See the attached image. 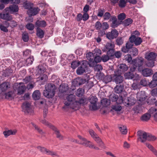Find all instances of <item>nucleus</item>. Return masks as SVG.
Instances as JSON below:
<instances>
[{
    "mask_svg": "<svg viewBox=\"0 0 157 157\" xmlns=\"http://www.w3.org/2000/svg\"><path fill=\"white\" fill-rule=\"evenodd\" d=\"M33 79V76L32 75H30L26 76L24 79L23 81L25 83H27L32 81Z\"/></svg>",
    "mask_w": 157,
    "mask_h": 157,
    "instance_id": "nucleus-53",
    "label": "nucleus"
},
{
    "mask_svg": "<svg viewBox=\"0 0 157 157\" xmlns=\"http://www.w3.org/2000/svg\"><path fill=\"white\" fill-rule=\"evenodd\" d=\"M118 71L123 73L128 70V67L125 64H121L118 66Z\"/></svg>",
    "mask_w": 157,
    "mask_h": 157,
    "instance_id": "nucleus-25",
    "label": "nucleus"
},
{
    "mask_svg": "<svg viewBox=\"0 0 157 157\" xmlns=\"http://www.w3.org/2000/svg\"><path fill=\"white\" fill-rule=\"evenodd\" d=\"M113 81L116 84H120L124 80V78L121 75L118 73L117 72L115 71L114 73L112 74Z\"/></svg>",
    "mask_w": 157,
    "mask_h": 157,
    "instance_id": "nucleus-7",
    "label": "nucleus"
},
{
    "mask_svg": "<svg viewBox=\"0 0 157 157\" xmlns=\"http://www.w3.org/2000/svg\"><path fill=\"white\" fill-rule=\"evenodd\" d=\"M10 84L9 82H5L0 85V89L2 91H5L10 88Z\"/></svg>",
    "mask_w": 157,
    "mask_h": 157,
    "instance_id": "nucleus-21",
    "label": "nucleus"
},
{
    "mask_svg": "<svg viewBox=\"0 0 157 157\" xmlns=\"http://www.w3.org/2000/svg\"><path fill=\"white\" fill-rule=\"evenodd\" d=\"M104 12L105 10L104 9H99L98 10V13L97 14V16L101 17L103 16Z\"/></svg>",
    "mask_w": 157,
    "mask_h": 157,
    "instance_id": "nucleus-63",
    "label": "nucleus"
},
{
    "mask_svg": "<svg viewBox=\"0 0 157 157\" xmlns=\"http://www.w3.org/2000/svg\"><path fill=\"white\" fill-rule=\"evenodd\" d=\"M37 148L41 152L48 155H50L52 156H56L57 155V153L56 152L50 150L44 147L39 146L37 147Z\"/></svg>",
    "mask_w": 157,
    "mask_h": 157,
    "instance_id": "nucleus-8",
    "label": "nucleus"
},
{
    "mask_svg": "<svg viewBox=\"0 0 157 157\" xmlns=\"http://www.w3.org/2000/svg\"><path fill=\"white\" fill-rule=\"evenodd\" d=\"M38 76H39L37 78V81H41L44 82L47 80L48 77L47 75L45 74H39Z\"/></svg>",
    "mask_w": 157,
    "mask_h": 157,
    "instance_id": "nucleus-23",
    "label": "nucleus"
},
{
    "mask_svg": "<svg viewBox=\"0 0 157 157\" xmlns=\"http://www.w3.org/2000/svg\"><path fill=\"white\" fill-rule=\"evenodd\" d=\"M103 81L105 83H107L109 82L113 81L112 74L111 75H106L105 76L103 79Z\"/></svg>",
    "mask_w": 157,
    "mask_h": 157,
    "instance_id": "nucleus-36",
    "label": "nucleus"
},
{
    "mask_svg": "<svg viewBox=\"0 0 157 157\" xmlns=\"http://www.w3.org/2000/svg\"><path fill=\"white\" fill-rule=\"evenodd\" d=\"M137 96L139 98L138 100L140 101H143L146 98V96L144 93H139L137 94Z\"/></svg>",
    "mask_w": 157,
    "mask_h": 157,
    "instance_id": "nucleus-46",
    "label": "nucleus"
},
{
    "mask_svg": "<svg viewBox=\"0 0 157 157\" xmlns=\"http://www.w3.org/2000/svg\"><path fill=\"white\" fill-rule=\"evenodd\" d=\"M119 128L122 134H126L128 132L127 128L126 126L124 125H121L119 127Z\"/></svg>",
    "mask_w": 157,
    "mask_h": 157,
    "instance_id": "nucleus-38",
    "label": "nucleus"
},
{
    "mask_svg": "<svg viewBox=\"0 0 157 157\" xmlns=\"http://www.w3.org/2000/svg\"><path fill=\"white\" fill-rule=\"evenodd\" d=\"M157 56L156 53L153 52L146 53L145 54V58L148 60H155Z\"/></svg>",
    "mask_w": 157,
    "mask_h": 157,
    "instance_id": "nucleus-18",
    "label": "nucleus"
},
{
    "mask_svg": "<svg viewBox=\"0 0 157 157\" xmlns=\"http://www.w3.org/2000/svg\"><path fill=\"white\" fill-rule=\"evenodd\" d=\"M75 96L73 94H70L67 97V101L68 103H72L75 99Z\"/></svg>",
    "mask_w": 157,
    "mask_h": 157,
    "instance_id": "nucleus-39",
    "label": "nucleus"
},
{
    "mask_svg": "<svg viewBox=\"0 0 157 157\" xmlns=\"http://www.w3.org/2000/svg\"><path fill=\"white\" fill-rule=\"evenodd\" d=\"M110 101H117L118 98V96L115 94H111L109 96Z\"/></svg>",
    "mask_w": 157,
    "mask_h": 157,
    "instance_id": "nucleus-42",
    "label": "nucleus"
},
{
    "mask_svg": "<svg viewBox=\"0 0 157 157\" xmlns=\"http://www.w3.org/2000/svg\"><path fill=\"white\" fill-rule=\"evenodd\" d=\"M86 79L78 77L74 79L72 82V86L74 87L81 85L85 82Z\"/></svg>",
    "mask_w": 157,
    "mask_h": 157,
    "instance_id": "nucleus-13",
    "label": "nucleus"
},
{
    "mask_svg": "<svg viewBox=\"0 0 157 157\" xmlns=\"http://www.w3.org/2000/svg\"><path fill=\"white\" fill-rule=\"evenodd\" d=\"M105 47L106 49L108 50L114 48L115 45L114 43H107L105 46Z\"/></svg>",
    "mask_w": 157,
    "mask_h": 157,
    "instance_id": "nucleus-43",
    "label": "nucleus"
},
{
    "mask_svg": "<svg viewBox=\"0 0 157 157\" xmlns=\"http://www.w3.org/2000/svg\"><path fill=\"white\" fill-rule=\"evenodd\" d=\"M18 6L14 5H11L9 7H7L4 10V11L6 12L10 11L13 12H17L18 11Z\"/></svg>",
    "mask_w": 157,
    "mask_h": 157,
    "instance_id": "nucleus-19",
    "label": "nucleus"
},
{
    "mask_svg": "<svg viewBox=\"0 0 157 157\" xmlns=\"http://www.w3.org/2000/svg\"><path fill=\"white\" fill-rule=\"evenodd\" d=\"M64 104L65 105L63 107V108L65 109L70 108L72 109L77 110L79 108L80 105L77 101L73 102L72 103L65 101Z\"/></svg>",
    "mask_w": 157,
    "mask_h": 157,
    "instance_id": "nucleus-5",
    "label": "nucleus"
},
{
    "mask_svg": "<svg viewBox=\"0 0 157 157\" xmlns=\"http://www.w3.org/2000/svg\"><path fill=\"white\" fill-rule=\"evenodd\" d=\"M40 121L42 123L44 124L50 128H51L53 126L51 124L49 123L48 121H47L45 119H40Z\"/></svg>",
    "mask_w": 157,
    "mask_h": 157,
    "instance_id": "nucleus-48",
    "label": "nucleus"
},
{
    "mask_svg": "<svg viewBox=\"0 0 157 157\" xmlns=\"http://www.w3.org/2000/svg\"><path fill=\"white\" fill-rule=\"evenodd\" d=\"M91 105H90L89 108L90 110H96L98 109V108L97 102L98 99L95 96H90L88 99Z\"/></svg>",
    "mask_w": 157,
    "mask_h": 157,
    "instance_id": "nucleus-4",
    "label": "nucleus"
},
{
    "mask_svg": "<svg viewBox=\"0 0 157 157\" xmlns=\"http://www.w3.org/2000/svg\"><path fill=\"white\" fill-rule=\"evenodd\" d=\"M88 99L85 97H83L81 98H79L78 100L77 101L78 102L80 105H83L86 104L88 102Z\"/></svg>",
    "mask_w": 157,
    "mask_h": 157,
    "instance_id": "nucleus-34",
    "label": "nucleus"
},
{
    "mask_svg": "<svg viewBox=\"0 0 157 157\" xmlns=\"http://www.w3.org/2000/svg\"><path fill=\"white\" fill-rule=\"evenodd\" d=\"M0 18L7 21H10L12 18L8 12L6 11L0 13Z\"/></svg>",
    "mask_w": 157,
    "mask_h": 157,
    "instance_id": "nucleus-17",
    "label": "nucleus"
},
{
    "mask_svg": "<svg viewBox=\"0 0 157 157\" xmlns=\"http://www.w3.org/2000/svg\"><path fill=\"white\" fill-rule=\"evenodd\" d=\"M124 89L123 86L120 85V86H117L114 88L115 92L117 94L121 93Z\"/></svg>",
    "mask_w": 157,
    "mask_h": 157,
    "instance_id": "nucleus-37",
    "label": "nucleus"
},
{
    "mask_svg": "<svg viewBox=\"0 0 157 157\" xmlns=\"http://www.w3.org/2000/svg\"><path fill=\"white\" fill-rule=\"evenodd\" d=\"M83 90L82 88H79L77 90L76 93V95L78 97H80L82 96L83 93Z\"/></svg>",
    "mask_w": 157,
    "mask_h": 157,
    "instance_id": "nucleus-62",
    "label": "nucleus"
},
{
    "mask_svg": "<svg viewBox=\"0 0 157 157\" xmlns=\"http://www.w3.org/2000/svg\"><path fill=\"white\" fill-rule=\"evenodd\" d=\"M144 59L140 57L138 59H134L132 60V66L130 67V70L132 71H135L137 68L139 71L141 72L144 77H147L151 76L153 73L152 69L148 68L143 69Z\"/></svg>",
    "mask_w": 157,
    "mask_h": 157,
    "instance_id": "nucleus-1",
    "label": "nucleus"
},
{
    "mask_svg": "<svg viewBox=\"0 0 157 157\" xmlns=\"http://www.w3.org/2000/svg\"><path fill=\"white\" fill-rule=\"evenodd\" d=\"M126 17V15L125 13H121L118 15L117 18L119 20L122 21L124 20Z\"/></svg>",
    "mask_w": 157,
    "mask_h": 157,
    "instance_id": "nucleus-58",
    "label": "nucleus"
},
{
    "mask_svg": "<svg viewBox=\"0 0 157 157\" xmlns=\"http://www.w3.org/2000/svg\"><path fill=\"white\" fill-rule=\"evenodd\" d=\"M23 111L25 113L31 114L33 112V110L31 108L30 103L28 102H25L23 103L22 105Z\"/></svg>",
    "mask_w": 157,
    "mask_h": 157,
    "instance_id": "nucleus-9",
    "label": "nucleus"
},
{
    "mask_svg": "<svg viewBox=\"0 0 157 157\" xmlns=\"http://www.w3.org/2000/svg\"><path fill=\"white\" fill-rule=\"evenodd\" d=\"M35 26L37 28H44L47 26L46 22L44 20H38L35 23Z\"/></svg>",
    "mask_w": 157,
    "mask_h": 157,
    "instance_id": "nucleus-22",
    "label": "nucleus"
},
{
    "mask_svg": "<svg viewBox=\"0 0 157 157\" xmlns=\"http://www.w3.org/2000/svg\"><path fill=\"white\" fill-rule=\"evenodd\" d=\"M45 64L44 63L40 65L37 67L36 70V75H38L39 74H43L46 71Z\"/></svg>",
    "mask_w": 157,
    "mask_h": 157,
    "instance_id": "nucleus-16",
    "label": "nucleus"
},
{
    "mask_svg": "<svg viewBox=\"0 0 157 157\" xmlns=\"http://www.w3.org/2000/svg\"><path fill=\"white\" fill-rule=\"evenodd\" d=\"M130 37L131 41H132L136 46L140 45L142 42V39L140 37H136L135 35H131Z\"/></svg>",
    "mask_w": 157,
    "mask_h": 157,
    "instance_id": "nucleus-15",
    "label": "nucleus"
},
{
    "mask_svg": "<svg viewBox=\"0 0 157 157\" xmlns=\"http://www.w3.org/2000/svg\"><path fill=\"white\" fill-rule=\"evenodd\" d=\"M118 35V31L115 29L112 30L106 34V37L109 40H113L116 38Z\"/></svg>",
    "mask_w": 157,
    "mask_h": 157,
    "instance_id": "nucleus-14",
    "label": "nucleus"
},
{
    "mask_svg": "<svg viewBox=\"0 0 157 157\" xmlns=\"http://www.w3.org/2000/svg\"><path fill=\"white\" fill-rule=\"evenodd\" d=\"M59 91L64 94H67L69 91V87L68 85L66 83L61 84L59 87Z\"/></svg>",
    "mask_w": 157,
    "mask_h": 157,
    "instance_id": "nucleus-12",
    "label": "nucleus"
},
{
    "mask_svg": "<svg viewBox=\"0 0 157 157\" xmlns=\"http://www.w3.org/2000/svg\"><path fill=\"white\" fill-rule=\"evenodd\" d=\"M34 57L33 56H30L26 60V64L29 66L31 65L34 61Z\"/></svg>",
    "mask_w": 157,
    "mask_h": 157,
    "instance_id": "nucleus-49",
    "label": "nucleus"
},
{
    "mask_svg": "<svg viewBox=\"0 0 157 157\" xmlns=\"http://www.w3.org/2000/svg\"><path fill=\"white\" fill-rule=\"evenodd\" d=\"M93 56H100L101 54V51L100 49L96 48L93 51Z\"/></svg>",
    "mask_w": 157,
    "mask_h": 157,
    "instance_id": "nucleus-52",
    "label": "nucleus"
},
{
    "mask_svg": "<svg viewBox=\"0 0 157 157\" xmlns=\"http://www.w3.org/2000/svg\"><path fill=\"white\" fill-rule=\"evenodd\" d=\"M130 71H129L124 74V76L125 78L132 79L134 78V75L133 73V71H132L130 70Z\"/></svg>",
    "mask_w": 157,
    "mask_h": 157,
    "instance_id": "nucleus-35",
    "label": "nucleus"
},
{
    "mask_svg": "<svg viewBox=\"0 0 157 157\" xmlns=\"http://www.w3.org/2000/svg\"><path fill=\"white\" fill-rule=\"evenodd\" d=\"M101 61V58L100 56H94L93 60L91 62L90 64H92L93 66L96 64L97 63L100 62Z\"/></svg>",
    "mask_w": 157,
    "mask_h": 157,
    "instance_id": "nucleus-31",
    "label": "nucleus"
},
{
    "mask_svg": "<svg viewBox=\"0 0 157 157\" xmlns=\"http://www.w3.org/2000/svg\"><path fill=\"white\" fill-rule=\"evenodd\" d=\"M133 21V20L131 18H128L124 20L122 22V24L125 26H127L131 25Z\"/></svg>",
    "mask_w": 157,
    "mask_h": 157,
    "instance_id": "nucleus-33",
    "label": "nucleus"
},
{
    "mask_svg": "<svg viewBox=\"0 0 157 157\" xmlns=\"http://www.w3.org/2000/svg\"><path fill=\"white\" fill-rule=\"evenodd\" d=\"M22 38L24 42H28L29 40L28 33L26 32L23 33L22 35Z\"/></svg>",
    "mask_w": 157,
    "mask_h": 157,
    "instance_id": "nucleus-51",
    "label": "nucleus"
},
{
    "mask_svg": "<svg viewBox=\"0 0 157 157\" xmlns=\"http://www.w3.org/2000/svg\"><path fill=\"white\" fill-rule=\"evenodd\" d=\"M137 135L138 140L142 143L145 142L147 140V133L146 132L139 130L137 132Z\"/></svg>",
    "mask_w": 157,
    "mask_h": 157,
    "instance_id": "nucleus-10",
    "label": "nucleus"
},
{
    "mask_svg": "<svg viewBox=\"0 0 157 157\" xmlns=\"http://www.w3.org/2000/svg\"><path fill=\"white\" fill-rule=\"evenodd\" d=\"M78 137L82 140V142L81 143L82 145L90 148H94L97 150H99V147L95 146L91 141L88 140L86 138L82 137L80 135H78Z\"/></svg>",
    "mask_w": 157,
    "mask_h": 157,
    "instance_id": "nucleus-3",
    "label": "nucleus"
},
{
    "mask_svg": "<svg viewBox=\"0 0 157 157\" xmlns=\"http://www.w3.org/2000/svg\"><path fill=\"white\" fill-rule=\"evenodd\" d=\"M45 89L55 92V85L53 83H48L45 86Z\"/></svg>",
    "mask_w": 157,
    "mask_h": 157,
    "instance_id": "nucleus-24",
    "label": "nucleus"
},
{
    "mask_svg": "<svg viewBox=\"0 0 157 157\" xmlns=\"http://www.w3.org/2000/svg\"><path fill=\"white\" fill-rule=\"evenodd\" d=\"M40 10L38 7L33 8V7L30 10H28L27 12L29 13V14L32 16H34L37 14Z\"/></svg>",
    "mask_w": 157,
    "mask_h": 157,
    "instance_id": "nucleus-26",
    "label": "nucleus"
},
{
    "mask_svg": "<svg viewBox=\"0 0 157 157\" xmlns=\"http://www.w3.org/2000/svg\"><path fill=\"white\" fill-rule=\"evenodd\" d=\"M130 54L133 56H136L138 54V50L135 48H132L128 52Z\"/></svg>",
    "mask_w": 157,
    "mask_h": 157,
    "instance_id": "nucleus-40",
    "label": "nucleus"
},
{
    "mask_svg": "<svg viewBox=\"0 0 157 157\" xmlns=\"http://www.w3.org/2000/svg\"><path fill=\"white\" fill-rule=\"evenodd\" d=\"M147 140L148 141H153L155 140L156 138L154 136H153L149 133H147Z\"/></svg>",
    "mask_w": 157,
    "mask_h": 157,
    "instance_id": "nucleus-50",
    "label": "nucleus"
},
{
    "mask_svg": "<svg viewBox=\"0 0 157 157\" xmlns=\"http://www.w3.org/2000/svg\"><path fill=\"white\" fill-rule=\"evenodd\" d=\"M36 36L40 38H43L44 35V32L40 28L38 27L36 29Z\"/></svg>",
    "mask_w": 157,
    "mask_h": 157,
    "instance_id": "nucleus-28",
    "label": "nucleus"
},
{
    "mask_svg": "<svg viewBox=\"0 0 157 157\" xmlns=\"http://www.w3.org/2000/svg\"><path fill=\"white\" fill-rule=\"evenodd\" d=\"M41 95V93L39 90H35L33 94V98L35 100H38L39 99Z\"/></svg>",
    "mask_w": 157,
    "mask_h": 157,
    "instance_id": "nucleus-30",
    "label": "nucleus"
},
{
    "mask_svg": "<svg viewBox=\"0 0 157 157\" xmlns=\"http://www.w3.org/2000/svg\"><path fill=\"white\" fill-rule=\"evenodd\" d=\"M145 144L148 149L157 157V151L156 150L152 145L149 143H146Z\"/></svg>",
    "mask_w": 157,
    "mask_h": 157,
    "instance_id": "nucleus-32",
    "label": "nucleus"
},
{
    "mask_svg": "<svg viewBox=\"0 0 157 157\" xmlns=\"http://www.w3.org/2000/svg\"><path fill=\"white\" fill-rule=\"evenodd\" d=\"M89 132L91 137L98 144L99 146L102 148H105V147L104 143L100 138L92 130L89 131Z\"/></svg>",
    "mask_w": 157,
    "mask_h": 157,
    "instance_id": "nucleus-2",
    "label": "nucleus"
},
{
    "mask_svg": "<svg viewBox=\"0 0 157 157\" xmlns=\"http://www.w3.org/2000/svg\"><path fill=\"white\" fill-rule=\"evenodd\" d=\"M150 117V114L146 113L142 116L141 119L142 121H146L149 120Z\"/></svg>",
    "mask_w": 157,
    "mask_h": 157,
    "instance_id": "nucleus-47",
    "label": "nucleus"
},
{
    "mask_svg": "<svg viewBox=\"0 0 157 157\" xmlns=\"http://www.w3.org/2000/svg\"><path fill=\"white\" fill-rule=\"evenodd\" d=\"M25 90L26 87L24 85L19 86L17 89L18 94H23Z\"/></svg>",
    "mask_w": 157,
    "mask_h": 157,
    "instance_id": "nucleus-41",
    "label": "nucleus"
},
{
    "mask_svg": "<svg viewBox=\"0 0 157 157\" xmlns=\"http://www.w3.org/2000/svg\"><path fill=\"white\" fill-rule=\"evenodd\" d=\"M124 39L123 37H118L116 40V42L117 45L120 46L122 45L124 43Z\"/></svg>",
    "mask_w": 157,
    "mask_h": 157,
    "instance_id": "nucleus-45",
    "label": "nucleus"
},
{
    "mask_svg": "<svg viewBox=\"0 0 157 157\" xmlns=\"http://www.w3.org/2000/svg\"><path fill=\"white\" fill-rule=\"evenodd\" d=\"M80 63L79 61L75 60L72 62L71 66L72 68L75 69L78 67L80 64Z\"/></svg>",
    "mask_w": 157,
    "mask_h": 157,
    "instance_id": "nucleus-44",
    "label": "nucleus"
},
{
    "mask_svg": "<svg viewBox=\"0 0 157 157\" xmlns=\"http://www.w3.org/2000/svg\"><path fill=\"white\" fill-rule=\"evenodd\" d=\"M26 27L29 30H33L34 28V26L32 23H29L26 25Z\"/></svg>",
    "mask_w": 157,
    "mask_h": 157,
    "instance_id": "nucleus-60",
    "label": "nucleus"
},
{
    "mask_svg": "<svg viewBox=\"0 0 157 157\" xmlns=\"http://www.w3.org/2000/svg\"><path fill=\"white\" fill-rule=\"evenodd\" d=\"M13 73L12 70L11 69L6 70L4 72V76L5 77H8L11 75Z\"/></svg>",
    "mask_w": 157,
    "mask_h": 157,
    "instance_id": "nucleus-57",
    "label": "nucleus"
},
{
    "mask_svg": "<svg viewBox=\"0 0 157 157\" xmlns=\"http://www.w3.org/2000/svg\"><path fill=\"white\" fill-rule=\"evenodd\" d=\"M111 17V14L109 12H106L103 16V19L104 20H107L109 19Z\"/></svg>",
    "mask_w": 157,
    "mask_h": 157,
    "instance_id": "nucleus-56",
    "label": "nucleus"
},
{
    "mask_svg": "<svg viewBox=\"0 0 157 157\" xmlns=\"http://www.w3.org/2000/svg\"><path fill=\"white\" fill-rule=\"evenodd\" d=\"M129 41L127 42L125 44V46H124L122 48L121 50L124 53L128 52L132 49L133 44L132 41H131L130 37L129 38Z\"/></svg>",
    "mask_w": 157,
    "mask_h": 157,
    "instance_id": "nucleus-11",
    "label": "nucleus"
},
{
    "mask_svg": "<svg viewBox=\"0 0 157 157\" xmlns=\"http://www.w3.org/2000/svg\"><path fill=\"white\" fill-rule=\"evenodd\" d=\"M86 56L87 59L90 61V63H91V62L93 60L94 58L93 53L89 52L87 53L86 54Z\"/></svg>",
    "mask_w": 157,
    "mask_h": 157,
    "instance_id": "nucleus-54",
    "label": "nucleus"
},
{
    "mask_svg": "<svg viewBox=\"0 0 157 157\" xmlns=\"http://www.w3.org/2000/svg\"><path fill=\"white\" fill-rule=\"evenodd\" d=\"M122 55V53L120 51H117L115 52L114 53L113 57H116L117 58H120Z\"/></svg>",
    "mask_w": 157,
    "mask_h": 157,
    "instance_id": "nucleus-64",
    "label": "nucleus"
},
{
    "mask_svg": "<svg viewBox=\"0 0 157 157\" xmlns=\"http://www.w3.org/2000/svg\"><path fill=\"white\" fill-rule=\"evenodd\" d=\"M127 2L125 0H120L118 3V6L121 8L124 7L126 4Z\"/></svg>",
    "mask_w": 157,
    "mask_h": 157,
    "instance_id": "nucleus-55",
    "label": "nucleus"
},
{
    "mask_svg": "<svg viewBox=\"0 0 157 157\" xmlns=\"http://www.w3.org/2000/svg\"><path fill=\"white\" fill-rule=\"evenodd\" d=\"M114 52V48L109 50H108L107 52V54L108 55L109 57H113V56Z\"/></svg>",
    "mask_w": 157,
    "mask_h": 157,
    "instance_id": "nucleus-59",
    "label": "nucleus"
},
{
    "mask_svg": "<svg viewBox=\"0 0 157 157\" xmlns=\"http://www.w3.org/2000/svg\"><path fill=\"white\" fill-rule=\"evenodd\" d=\"M54 131V133L56 135V137L60 140L63 139V137L60 134L59 131L54 126H52L51 128Z\"/></svg>",
    "mask_w": 157,
    "mask_h": 157,
    "instance_id": "nucleus-27",
    "label": "nucleus"
},
{
    "mask_svg": "<svg viewBox=\"0 0 157 157\" xmlns=\"http://www.w3.org/2000/svg\"><path fill=\"white\" fill-rule=\"evenodd\" d=\"M17 132L16 130H10L7 131H5L3 132L5 137L7 138L8 136L10 135H14Z\"/></svg>",
    "mask_w": 157,
    "mask_h": 157,
    "instance_id": "nucleus-29",
    "label": "nucleus"
},
{
    "mask_svg": "<svg viewBox=\"0 0 157 157\" xmlns=\"http://www.w3.org/2000/svg\"><path fill=\"white\" fill-rule=\"evenodd\" d=\"M56 60L55 57L50 58L48 59V63L50 65H54L56 63Z\"/></svg>",
    "mask_w": 157,
    "mask_h": 157,
    "instance_id": "nucleus-61",
    "label": "nucleus"
},
{
    "mask_svg": "<svg viewBox=\"0 0 157 157\" xmlns=\"http://www.w3.org/2000/svg\"><path fill=\"white\" fill-rule=\"evenodd\" d=\"M87 62L86 60H83L81 62L80 66L76 70V73L78 75H81L85 72L87 69Z\"/></svg>",
    "mask_w": 157,
    "mask_h": 157,
    "instance_id": "nucleus-6",
    "label": "nucleus"
},
{
    "mask_svg": "<svg viewBox=\"0 0 157 157\" xmlns=\"http://www.w3.org/2000/svg\"><path fill=\"white\" fill-rule=\"evenodd\" d=\"M55 92L45 89L44 90L43 95L48 98H52L55 95Z\"/></svg>",
    "mask_w": 157,
    "mask_h": 157,
    "instance_id": "nucleus-20",
    "label": "nucleus"
}]
</instances>
